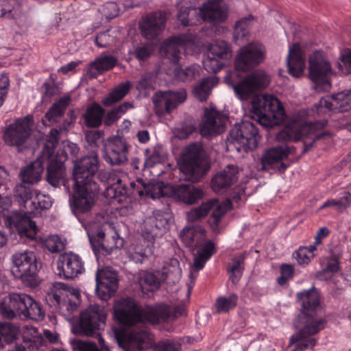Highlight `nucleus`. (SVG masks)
Segmentation results:
<instances>
[{
    "label": "nucleus",
    "mask_w": 351,
    "mask_h": 351,
    "mask_svg": "<svg viewBox=\"0 0 351 351\" xmlns=\"http://www.w3.org/2000/svg\"><path fill=\"white\" fill-rule=\"evenodd\" d=\"M250 118L265 128H272L286 119L285 110L277 97L271 95L256 96L251 103Z\"/></svg>",
    "instance_id": "423d86ee"
},
{
    "label": "nucleus",
    "mask_w": 351,
    "mask_h": 351,
    "mask_svg": "<svg viewBox=\"0 0 351 351\" xmlns=\"http://www.w3.org/2000/svg\"><path fill=\"white\" fill-rule=\"evenodd\" d=\"M10 88V78L8 74L0 75V107L5 103Z\"/></svg>",
    "instance_id": "69168bd1"
},
{
    "label": "nucleus",
    "mask_w": 351,
    "mask_h": 351,
    "mask_svg": "<svg viewBox=\"0 0 351 351\" xmlns=\"http://www.w3.org/2000/svg\"><path fill=\"white\" fill-rule=\"evenodd\" d=\"M315 107L318 114L334 110L348 111L351 108V89L333 94L331 97H322Z\"/></svg>",
    "instance_id": "412c9836"
},
{
    "label": "nucleus",
    "mask_w": 351,
    "mask_h": 351,
    "mask_svg": "<svg viewBox=\"0 0 351 351\" xmlns=\"http://www.w3.org/2000/svg\"><path fill=\"white\" fill-rule=\"evenodd\" d=\"M141 34L149 40H160V36L165 29L166 23H138Z\"/></svg>",
    "instance_id": "37998d69"
},
{
    "label": "nucleus",
    "mask_w": 351,
    "mask_h": 351,
    "mask_svg": "<svg viewBox=\"0 0 351 351\" xmlns=\"http://www.w3.org/2000/svg\"><path fill=\"white\" fill-rule=\"evenodd\" d=\"M179 265V261L176 258L170 261V265H165L162 274L165 276V278L168 279L172 276L176 279H179L181 274V269Z\"/></svg>",
    "instance_id": "052dcab7"
},
{
    "label": "nucleus",
    "mask_w": 351,
    "mask_h": 351,
    "mask_svg": "<svg viewBox=\"0 0 351 351\" xmlns=\"http://www.w3.org/2000/svg\"><path fill=\"white\" fill-rule=\"evenodd\" d=\"M73 348L74 351H101L95 343L84 340H75L73 342Z\"/></svg>",
    "instance_id": "774afa93"
},
{
    "label": "nucleus",
    "mask_w": 351,
    "mask_h": 351,
    "mask_svg": "<svg viewBox=\"0 0 351 351\" xmlns=\"http://www.w3.org/2000/svg\"><path fill=\"white\" fill-rule=\"evenodd\" d=\"M287 66L289 73L292 76L299 77L303 75L305 68V57L299 43H295L290 47Z\"/></svg>",
    "instance_id": "2f4dec72"
},
{
    "label": "nucleus",
    "mask_w": 351,
    "mask_h": 351,
    "mask_svg": "<svg viewBox=\"0 0 351 351\" xmlns=\"http://www.w3.org/2000/svg\"><path fill=\"white\" fill-rule=\"evenodd\" d=\"M239 168L228 165L223 171L217 173L211 180V187L215 193L224 194L239 179Z\"/></svg>",
    "instance_id": "c85d7f7f"
},
{
    "label": "nucleus",
    "mask_w": 351,
    "mask_h": 351,
    "mask_svg": "<svg viewBox=\"0 0 351 351\" xmlns=\"http://www.w3.org/2000/svg\"><path fill=\"white\" fill-rule=\"evenodd\" d=\"M351 206V193L348 191H343L340 193L339 199H328L319 208V210L326 208H335L339 213H343L348 208Z\"/></svg>",
    "instance_id": "a19ab883"
},
{
    "label": "nucleus",
    "mask_w": 351,
    "mask_h": 351,
    "mask_svg": "<svg viewBox=\"0 0 351 351\" xmlns=\"http://www.w3.org/2000/svg\"><path fill=\"white\" fill-rule=\"evenodd\" d=\"M14 196L21 206L26 207L25 204L29 200H32V187L24 184H17L14 189Z\"/></svg>",
    "instance_id": "5fc2aeb1"
},
{
    "label": "nucleus",
    "mask_w": 351,
    "mask_h": 351,
    "mask_svg": "<svg viewBox=\"0 0 351 351\" xmlns=\"http://www.w3.org/2000/svg\"><path fill=\"white\" fill-rule=\"evenodd\" d=\"M132 89V83L125 81L120 83L102 100V104L106 107L111 106L122 100Z\"/></svg>",
    "instance_id": "4c0bfd02"
},
{
    "label": "nucleus",
    "mask_w": 351,
    "mask_h": 351,
    "mask_svg": "<svg viewBox=\"0 0 351 351\" xmlns=\"http://www.w3.org/2000/svg\"><path fill=\"white\" fill-rule=\"evenodd\" d=\"M196 35L191 32L171 36L165 40L159 48V52L171 62L177 64L180 59V54L185 45L193 43Z\"/></svg>",
    "instance_id": "aec40b11"
},
{
    "label": "nucleus",
    "mask_w": 351,
    "mask_h": 351,
    "mask_svg": "<svg viewBox=\"0 0 351 351\" xmlns=\"http://www.w3.org/2000/svg\"><path fill=\"white\" fill-rule=\"evenodd\" d=\"M106 313L104 306L99 304L90 305L80 313L78 322L73 327L75 334L93 337L106 326Z\"/></svg>",
    "instance_id": "9d476101"
},
{
    "label": "nucleus",
    "mask_w": 351,
    "mask_h": 351,
    "mask_svg": "<svg viewBox=\"0 0 351 351\" xmlns=\"http://www.w3.org/2000/svg\"><path fill=\"white\" fill-rule=\"evenodd\" d=\"M141 290L144 293L154 292L160 288V280L152 272H146L139 280Z\"/></svg>",
    "instance_id": "603ef678"
},
{
    "label": "nucleus",
    "mask_w": 351,
    "mask_h": 351,
    "mask_svg": "<svg viewBox=\"0 0 351 351\" xmlns=\"http://www.w3.org/2000/svg\"><path fill=\"white\" fill-rule=\"evenodd\" d=\"M99 168L98 154L91 152L89 154L76 160L73 169V179L75 183L96 182L94 180Z\"/></svg>",
    "instance_id": "6ab92c4d"
},
{
    "label": "nucleus",
    "mask_w": 351,
    "mask_h": 351,
    "mask_svg": "<svg viewBox=\"0 0 351 351\" xmlns=\"http://www.w3.org/2000/svg\"><path fill=\"white\" fill-rule=\"evenodd\" d=\"M71 101V97L70 95H64L60 97L48 109L45 114V120L51 124L57 123L64 115V112L66 110V107L69 106Z\"/></svg>",
    "instance_id": "c9c22d12"
},
{
    "label": "nucleus",
    "mask_w": 351,
    "mask_h": 351,
    "mask_svg": "<svg viewBox=\"0 0 351 351\" xmlns=\"http://www.w3.org/2000/svg\"><path fill=\"white\" fill-rule=\"evenodd\" d=\"M264 58V47L260 43H251L241 48L234 60V69L225 76V82L232 88L240 99H247L269 84V76L262 70L245 75L241 73L254 68L263 61Z\"/></svg>",
    "instance_id": "f03ea898"
},
{
    "label": "nucleus",
    "mask_w": 351,
    "mask_h": 351,
    "mask_svg": "<svg viewBox=\"0 0 351 351\" xmlns=\"http://www.w3.org/2000/svg\"><path fill=\"white\" fill-rule=\"evenodd\" d=\"M261 136L256 125L247 120L235 124L228 136L229 146H234L238 152L254 150L258 147Z\"/></svg>",
    "instance_id": "1a4fd4ad"
},
{
    "label": "nucleus",
    "mask_w": 351,
    "mask_h": 351,
    "mask_svg": "<svg viewBox=\"0 0 351 351\" xmlns=\"http://www.w3.org/2000/svg\"><path fill=\"white\" fill-rule=\"evenodd\" d=\"M119 280L115 273L98 270L95 275V293L99 298L107 300L115 294Z\"/></svg>",
    "instance_id": "393cba45"
},
{
    "label": "nucleus",
    "mask_w": 351,
    "mask_h": 351,
    "mask_svg": "<svg viewBox=\"0 0 351 351\" xmlns=\"http://www.w3.org/2000/svg\"><path fill=\"white\" fill-rule=\"evenodd\" d=\"M134 107V105L130 102H124L122 104L115 107L108 112L104 119V123L106 125H113L117 120L127 112Z\"/></svg>",
    "instance_id": "09e8293b"
},
{
    "label": "nucleus",
    "mask_w": 351,
    "mask_h": 351,
    "mask_svg": "<svg viewBox=\"0 0 351 351\" xmlns=\"http://www.w3.org/2000/svg\"><path fill=\"white\" fill-rule=\"evenodd\" d=\"M73 348L74 351H101L95 343L84 340H75L73 342Z\"/></svg>",
    "instance_id": "338daca9"
},
{
    "label": "nucleus",
    "mask_w": 351,
    "mask_h": 351,
    "mask_svg": "<svg viewBox=\"0 0 351 351\" xmlns=\"http://www.w3.org/2000/svg\"><path fill=\"white\" fill-rule=\"evenodd\" d=\"M200 67L197 64L189 65L184 69L176 66L174 77L182 82L191 81L199 75Z\"/></svg>",
    "instance_id": "8fccbe9b"
},
{
    "label": "nucleus",
    "mask_w": 351,
    "mask_h": 351,
    "mask_svg": "<svg viewBox=\"0 0 351 351\" xmlns=\"http://www.w3.org/2000/svg\"><path fill=\"white\" fill-rule=\"evenodd\" d=\"M43 244L49 252L58 253L64 248V244L58 235H49L43 239Z\"/></svg>",
    "instance_id": "4d7b16f0"
},
{
    "label": "nucleus",
    "mask_w": 351,
    "mask_h": 351,
    "mask_svg": "<svg viewBox=\"0 0 351 351\" xmlns=\"http://www.w3.org/2000/svg\"><path fill=\"white\" fill-rule=\"evenodd\" d=\"M68 295L66 291L56 290L49 295V298L53 305L62 312H66L68 315L75 311L80 304V294L78 291L73 290Z\"/></svg>",
    "instance_id": "cd10ccee"
},
{
    "label": "nucleus",
    "mask_w": 351,
    "mask_h": 351,
    "mask_svg": "<svg viewBox=\"0 0 351 351\" xmlns=\"http://www.w3.org/2000/svg\"><path fill=\"white\" fill-rule=\"evenodd\" d=\"M58 144V131L53 128L47 135L42 151L44 165H47L46 179L49 184L54 187L63 184L64 180V162L68 159L66 152L58 149L54 155V150Z\"/></svg>",
    "instance_id": "39448f33"
},
{
    "label": "nucleus",
    "mask_w": 351,
    "mask_h": 351,
    "mask_svg": "<svg viewBox=\"0 0 351 351\" xmlns=\"http://www.w3.org/2000/svg\"><path fill=\"white\" fill-rule=\"evenodd\" d=\"M181 343L173 340H160L153 345L154 351H180Z\"/></svg>",
    "instance_id": "13d9d810"
},
{
    "label": "nucleus",
    "mask_w": 351,
    "mask_h": 351,
    "mask_svg": "<svg viewBox=\"0 0 351 351\" xmlns=\"http://www.w3.org/2000/svg\"><path fill=\"white\" fill-rule=\"evenodd\" d=\"M174 196L180 201L189 205L195 204L201 199L202 192L191 184H182L173 187Z\"/></svg>",
    "instance_id": "72a5a7b5"
},
{
    "label": "nucleus",
    "mask_w": 351,
    "mask_h": 351,
    "mask_svg": "<svg viewBox=\"0 0 351 351\" xmlns=\"http://www.w3.org/2000/svg\"><path fill=\"white\" fill-rule=\"evenodd\" d=\"M117 59L111 55L101 56L93 61L87 69L86 74L90 78H96L98 75L114 68Z\"/></svg>",
    "instance_id": "473e14b6"
},
{
    "label": "nucleus",
    "mask_w": 351,
    "mask_h": 351,
    "mask_svg": "<svg viewBox=\"0 0 351 351\" xmlns=\"http://www.w3.org/2000/svg\"><path fill=\"white\" fill-rule=\"evenodd\" d=\"M296 299L301 309L293 321V326L298 331L291 336L290 342L296 343V350L304 351L315 347L317 340L312 336L323 330L327 322L319 315L321 311V296L315 287L298 292Z\"/></svg>",
    "instance_id": "7ed1b4c3"
},
{
    "label": "nucleus",
    "mask_w": 351,
    "mask_h": 351,
    "mask_svg": "<svg viewBox=\"0 0 351 351\" xmlns=\"http://www.w3.org/2000/svg\"><path fill=\"white\" fill-rule=\"evenodd\" d=\"M228 8L223 0H207L197 9L191 6H182L176 14L179 22H190L198 16L197 21L204 22H223L228 16Z\"/></svg>",
    "instance_id": "6e6552de"
},
{
    "label": "nucleus",
    "mask_w": 351,
    "mask_h": 351,
    "mask_svg": "<svg viewBox=\"0 0 351 351\" xmlns=\"http://www.w3.org/2000/svg\"><path fill=\"white\" fill-rule=\"evenodd\" d=\"M20 4L17 0L0 1V18L5 20H15Z\"/></svg>",
    "instance_id": "de8ad7c7"
},
{
    "label": "nucleus",
    "mask_w": 351,
    "mask_h": 351,
    "mask_svg": "<svg viewBox=\"0 0 351 351\" xmlns=\"http://www.w3.org/2000/svg\"><path fill=\"white\" fill-rule=\"evenodd\" d=\"M32 117L27 115L18 118L4 130L3 139L6 145L19 148L23 146L31 135Z\"/></svg>",
    "instance_id": "dca6fc26"
},
{
    "label": "nucleus",
    "mask_w": 351,
    "mask_h": 351,
    "mask_svg": "<svg viewBox=\"0 0 351 351\" xmlns=\"http://www.w3.org/2000/svg\"><path fill=\"white\" fill-rule=\"evenodd\" d=\"M289 154L290 149L287 146H276L269 148L263 153L261 157V164L264 167L266 165L278 163L287 158Z\"/></svg>",
    "instance_id": "e433bc0d"
},
{
    "label": "nucleus",
    "mask_w": 351,
    "mask_h": 351,
    "mask_svg": "<svg viewBox=\"0 0 351 351\" xmlns=\"http://www.w3.org/2000/svg\"><path fill=\"white\" fill-rule=\"evenodd\" d=\"M144 154L145 157L144 167L147 168H151L156 164L164 162L167 157L165 149L160 145H156L152 148H146Z\"/></svg>",
    "instance_id": "ea45409f"
},
{
    "label": "nucleus",
    "mask_w": 351,
    "mask_h": 351,
    "mask_svg": "<svg viewBox=\"0 0 351 351\" xmlns=\"http://www.w3.org/2000/svg\"><path fill=\"white\" fill-rule=\"evenodd\" d=\"M114 309V317L121 326H141L140 329L134 330L130 334L123 329H114L116 341L125 351H143L148 347L150 332L146 324L156 325L186 315L184 305L171 308L162 304L145 309L138 306L131 298H123L117 301Z\"/></svg>",
    "instance_id": "f257e3e1"
},
{
    "label": "nucleus",
    "mask_w": 351,
    "mask_h": 351,
    "mask_svg": "<svg viewBox=\"0 0 351 351\" xmlns=\"http://www.w3.org/2000/svg\"><path fill=\"white\" fill-rule=\"evenodd\" d=\"M215 82L214 77H208L202 79L193 88L194 96L201 102L206 101Z\"/></svg>",
    "instance_id": "a18cd8bd"
},
{
    "label": "nucleus",
    "mask_w": 351,
    "mask_h": 351,
    "mask_svg": "<svg viewBox=\"0 0 351 351\" xmlns=\"http://www.w3.org/2000/svg\"><path fill=\"white\" fill-rule=\"evenodd\" d=\"M172 14L169 9L156 10L148 13L142 18V22H167L173 20Z\"/></svg>",
    "instance_id": "6e6d98bb"
},
{
    "label": "nucleus",
    "mask_w": 351,
    "mask_h": 351,
    "mask_svg": "<svg viewBox=\"0 0 351 351\" xmlns=\"http://www.w3.org/2000/svg\"><path fill=\"white\" fill-rule=\"evenodd\" d=\"M326 125V121L325 120L310 122L308 125H302L297 122H292L277 133L276 138L281 142H296L302 139L306 128L309 130H313L323 128Z\"/></svg>",
    "instance_id": "a878e982"
},
{
    "label": "nucleus",
    "mask_w": 351,
    "mask_h": 351,
    "mask_svg": "<svg viewBox=\"0 0 351 351\" xmlns=\"http://www.w3.org/2000/svg\"><path fill=\"white\" fill-rule=\"evenodd\" d=\"M180 237L186 247L193 252L197 250V254L201 256L210 259L215 252V244L212 241L205 239V230L199 225L184 228Z\"/></svg>",
    "instance_id": "4468645a"
},
{
    "label": "nucleus",
    "mask_w": 351,
    "mask_h": 351,
    "mask_svg": "<svg viewBox=\"0 0 351 351\" xmlns=\"http://www.w3.org/2000/svg\"><path fill=\"white\" fill-rule=\"evenodd\" d=\"M98 12L101 14L102 20L110 21L119 15L120 8L116 2L108 1L103 4Z\"/></svg>",
    "instance_id": "864d4df0"
},
{
    "label": "nucleus",
    "mask_w": 351,
    "mask_h": 351,
    "mask_svg": "<svg viewBox=\"0 0 351 351\" xmlns=\"http://www.w3.org/2000/svg\"><path fill=\"white\" fill-rule=\"evenodd\" d=\"M31 204L36 209H49L52 206V202L48 195L38 193L31 201Z\"/></svg>",
    "instance_id": "680f3d73"
},
{
    "label": "nucleus",
    "mask_w": 351,
    "mask_h": 351,
    "mask_svg": "<svg viewBox=\"0 0 351 351\" xmlns=\"http://www.w3.org/2000/svg\"><path fill=\"white\" fill-rule=\"evenodd\" d=\"M339 258V255L332 253L326 258V264L324 271L331 274H335L339 271L340 269Z\"/></svg>",
    "instance_id": "0e129e2a"
},
{
    "label": "nucleus",
    "mask_w": 351,
    "mask_h": 351,
    "mask_svg": "<svg viewBox=\"0 0 351 351\" xmlns=\"http://www.w3.org/2000/svg\"><path fill=\"white\" fill-rule=\"evenodd\" d=\"M317 249L315 246H301L293 253V257L296 260L298 264L306 265L310 263L315 256V252Z\"/></svg>",
    "instance_id": "3c124183"
},
{
    "label": "nucleus",
    "mask_w": 351,
    "mask_h": 351,
    "mask_svg": "<svg viewBox=\"0 0 351 351\" xmlns=\"http://www.w3.org/2000/svg\"><path fill=\"white\" fill-rule=\"evenodd\" d=\"M239 296L234 293L228 296H219L215 304L216 311L218 313H228L237 306Z\"/></svg>",
    "instance_id": "49530a36"
},
{
    "label": "nucleus",
    "mask_w": 351,
    "mask_h": 351,
    "mask_svg": "<svg viewBox=\"0 0 351 351\" xmlns=\"http://www.w3.org/2000/svg\"><path fill=\"white\" fill-rule=\"evenodd\" d=\"M179 169L182 173L181 179L191 182H197L206 174L210 165L206 153L200 143H195L184 148Z\"/></svg>",
    "instance_id": "0eeeda50"
},
{
    "label": "nucleus",
    "mask_w": 351,
    "mask_h": 351,
    "mask_svg": "<svg viewBox=\"0 0 351 351\" xmlns=\"http://www.w3.org/2000/svg\"><path fill=\"white\" fill-rule=\"evenodd\" d=\"M309 78L317 85H328L327 75L331 71V65L317 53H314L309 58Z\"/></svg>",
    "instance_id": "bb28decb"
},
{
    "label": "nucleus",
    "mask_w": 351,
    "mask_h": 351,
    "mask_svg": "<svg viewBox=\"0 0 351 351\" xmlns=\"http://www.w3.org/2000/svg\"><path fill=\"white\" fill-rule=\"evenodd\" d=\"M186 99L185 89L165 91L161 99L155 104L156 112L159 114L170 113L173 109L182 104Z\"/></svg>",
    "instance_id": "c756f323"
},
{
    "label": "nucleus",
    "mask_w": 351,
    "mask_h": 351,
    "mask_svg": "<svg viewBox=\"0 0 351 351\" xmlns=\"http://www.w3.org/2000/svg\"><path fill=\"white\" fill-rule=\"evenodd\" d=\"M4 224L12 230H15L19 237L26 240L33 241L36 238L38 227L34 221L31 220L26 213L13 210L4 216Z\"/></svg>",
    "instance_id": "f3484780"
},
{
    "label": "nucleus",
    "mask_w": 351,
    "mask_h": 351,
    "mask_svg": "<svg viewBox=\"0 0 351 351\" xmlns=\"http://www.w3.org/2000/svg\"><path fill=\"white\" fill-rule=\"evenodd\" d=\"M0 313L3 317L12 319L43 320L45 311L32 296L25 293H12L0 298Z\"/></svg>",
    "instance_id": "20e7f679"
},
{
    "label": "nucleus",
    "mask_w": 351,
    "mask_h": 351,
    "mask_svg": "<svg viewBox=\"0 0 351 351\" xmlns=\"http://www.w3.org/2000/svg\"><path fill=\"white\" fill-rule=\"evenodd\" d=\"M121 180L118 179L117 184L107 188L106 193L110 198L114 199L118 202H121L126 195L137 194L139 196L151 195L152 186L145 183L142 179L138 178L135 182H131L130 189L123 187L119 189Z\"/></svg>",
    "instance_id": "b1692460"
},
{
    "label": "nucleus",
    "mask_w": 351,
    "mask_h": 351,
    "mask_svg": "<svg viewBox=\"0 0 351 351\" xmlns=\"http://www.w3.org/2000/svg\"><path fill=\"white\" fill-rule=\"evenodd\" d=\"M226 117L215 108L206 109L202 122L199 125L200 134L203 136H212L225 131Z\"/></svg>",
    "instance_id": "4be33fe9"
},
{
    "label": "nucleus",
    "mask_w": 351,
    "mask_h": 351,
    "mask_svg": "<svg viewBox=\"0 0 351 351\" xmlns=\"http://www.w3.org/2000/svg\"><path fill=\"white\" fill-rule=\"evenodd\" d=\"M104 115V108L98 104H93L87 108L84 117L87 126L98 128L102 123Z\"/></svg>",
    "instance_id": "79ce46f5"
},
{
    "label": "nucleus",
    "mask_w": 351,
    "mask_h": 351,
    "mask_svg": "<svg viewBox=\"0 0 351 351\" xmlns=\"http://www.w3.org/2000/svg\"><path fill=\"white\" fill-rule=\"evenodd\" d=\"M44 171V159L42 154L34 161L32 162L21 173L22 181L24 183L32 184L41 179Z\"/></svg>",
    "instance_id": "f704fd0d"
},
{
    "label": "nucleus",
    "mask_w": 351,
    "mask_h": 351,
    "mask_svg": "<svg viewBox=\"0 0 351 351\" xmlns=\"http://www.w3.org/2000/svg\"><path fill=\"white\" fill-rule=\"evenodd\" d=\"M98 191L99 185L96 182H75L71 208L80 221L83 220L82 215L88 214L92 209Z\"/></svg>",
    "instance_id": "f8f14e48"
},
{
    "label": "nucleus",
    "mask_w": 351,
    "mask_h": 351,
    "mask_svg": "<svg viewBox=\"0 0 351 351\" xmlns=\"http://www.w3.org/2000/svg\"><path fill=\"white\" fill-rule=\"evenodd\" d=\"M245 258V254H241L234 256L232 259V263L228 269V272L229 278L233 284L239 282L242 276L244 270Z\"/></svg>",
    "instance_id": "c03bdc74"
},
{
    "label": "nucleus",
    "mask_w": 351,
    "mask_h": 351,
    "mask_svg": "<svg viewBox=\"0 0 351 351\" xmlns=\"http://www.w3.org/2000/svg\"><path fill=\"white\" fill-rule=\"evenodd\" d=\"M294 267L289 264H282L280 266V276L277 278V283L280 286H285L294 276Z\"/></svg>",
    "instance_id": "bf43d9fd"
},
{
    "label": "nucleus",
    "mask_w": 351,
    "mask_h": 351,
    "mask_svg": "<svg viewBox=\"0 0 351 351\" xmlns=\"http://www.w3.org/2000/svg\"><path fill=\"white\" fill-rule=\"evenodd\" d=\"M130 145L121 136L115 135L108 138L104 153V159L107 164L121 166L128 161Z\"/></svg>",
    "instance_id": "a211bd4d"
},
{
    "label": "nucleus",
    "mask_w": 351,
    "mask_h": 351,
    "mask_svg": "<svg viewBox=\"0 0 351 351\" xmlns=\"http://www.w3.org/2000/svg\"><path fill=\"white\" fill-rule=\"evenodd\" d=\"M59 276L64 279H73L85 270L84 263L77 254L64 252L58 261Z\"/></svg>",
    "instance_id": "5701e85b"
},
{
    "label": "nucleus",
    "mask_w": 351,
    "mask_h": 351,
    "mask_svg": "<svg viewBox=\"0 0 351 351\" xmlns=\"http://www.w3.org/2000/svg\"><path fill=\"white\" fill-rule=\"evenodd\" d=\"M232 56L231 46L224 40H216L209 45L207 57L203 60L204 69L216 73L225 67Z\"/></svg>",
    "instance_id": "2eb2a0df"
},
{
    "label": "nucleus",
    "mask_w": 351,
    "mask_h": 351,
    "mask_svg": "<svg viewBox=\"0 0 351 351\" xmlns=\"http://www.w3.org/2000/svg\"><path fill=\"white\" fill-rule=\"evenodd\" d=\"M88 238L92 250L95 255L99 252L100 249L104 248L103 241L105 238V233L101 230H99L95 236L88 234Z\"/></svg>",
    "instance_id": "e2e57ef3"
},
{
    "label": "nucleus",
    "mask_w": 351,
    "mask_h": 351,
    "mask_svg": "<svg viewBox=\"0 0 351 351\" xmlns=\"http://www.w3.org/2000/svg\"><path fill=\"white\" fill-rule=\"evenodd\" d=\"M168 220L164 215L156 211L153 216L147 218L143 223V229L147 237L154 239L161 237L165 232Z\"/></svg>",
    "instance_id": "7c9ffc66"
},
{
    "label": "nucleus",
    "mask_w": 351,
    "mask_h": 351,
    "mask_svg": "<svg viewBox=\"0 0 351 351\" xmlns=\"http://www.w3.org/2000/svg\"><path fill=\"white\" fill-rule=\"evenodd\" d=\"M12 261L13 276L20 279L27 286H36L38 263L34 252L29 251L15 252L12 256Z\"/></svg>",
    "instance_id": "9b49d317"
},
{
    "label": "nucleus",
    "mask_w": 351,
    "mask_h": 351,
    "mask_svg": "<svg viewBox=\"0 0 351 351\" xmlns=\"http://www.w3.org/2000/svg\"><path fill=\"white\" fill-rule=\"evenodd\" d=\"M20 333V326L11 322L0 323V348L14 341Z\"/></svg>",
    "instance_id": "58836bf2"
},
{
    "label": "nucleus",
    "mask_w": 351,
    "mask_h": 351,
    "mask_svg": "<svg viewBox=\"0 0 351 351\" xmlns=\"http://www.w3.org/2000/svg\"><path fill=\"white\" fill-rule=\"evenodd\" d=\"M232 203L230 199H226L223 202L217 204L216 200L202 203V205L196 208H193L187 214V219L189 222L195 223L200 221L204 217H206L209 210L211 209L212 213L208 219L213 231L215 233L219 232V224L221 219L231 209Z\"/></svg>",
    "instance_id": "ddd939ff"
}]
</instances>
